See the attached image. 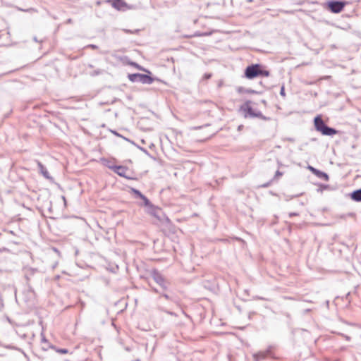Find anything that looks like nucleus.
<instances>
[{
	"mask_svg": "<svg viewBox=\"0 0 361 361\" xmlns=\"http://www.w3.org/2000/svg\"><path fill=\"white\" fill-rule=\"evenodd\" d=\"M111 169L121 177H123L129 180L133 179V178L129 177L126 174V172L128 170V169L125 166L115 165L111 166Z\"/></svg>",
	"mask_w": 361,
	"mask_h": 361,
	"instance_id": "6e6552de",
	"label": "nucleus"
},
{
	"mask_svg": "<svg viewBox=\"0 0 361 361\" xmlns=\"http://www.w3.org/2000/svg\"><path fill=\"white\" fill-rule=\"evenodd\" d=\"M72 23V19L71 18H68L67 20H66V23Z\"/></svg>",
	"mask_w": 361,
	"mask_h": 361,
	"instance_id": "a19ab883",
	"label": "nucleus"
},
{
	"mask_svg": "<svg viewBox=\"0 0 361 361\" xmlns=\"http://www.w3.org/2000/svg\"><path fill=\"white\" fill-rule=\"evenodd\" d=\"M314 126L315 130L322 135L333 137L339 133L336 128L329 126L324 121L321 115H317L314 117Z\"/></svg>",
	"mask_w": 361,
	"mask_h": 361,
	"instance_id": "f257e3e1",
	"label": "nucleus"
},
{
	"mask_svg": "<svg viewBox=\"0 0 361 361\" xmlns=\"http://www.w3.org/2000/svg\"><path fill=\"white\" fill-rule=\"evenodd\" d=\"M212 77V73H206L203 75L202 79L200 80V82H203L204 81L209 80Z\"/></svg>",
	"mask_w": 361,
	"mask_h": 361,
	"instance_id": "5701e85b",
	"label": "nucleus"
},
{
	"mask_svg": "<svg viewBox=\"0 0 361 361\" xmlns=\"http://www.w3.org/2000/svg\"><path fill=\"white\" fill-rule=\"evenodd\" d=\"M259 69H261V64L252 63L245 68L244 71V75L249 80L259 77Z\"/></svg>",
	"mask_w": 361,
	"mask_h": 361,
	"instance_id": "423d86ee",
	"label": "nucleus"
},
{
	"mask_svg": "<svg viewBox=\"0 0 361 361\" xmlns=\"http://www.w3.org/2000/svg\"><path fill=\"white\" fill-rule=\"evenodd\" d=\"M130 192L131 194L134 195L135 198L140 199L143 195V194L139 190L134 188H130Z\"/></svg>",
	"mask_w": 361,
	"mask_h": 361,
	"instance_id": "f3484780",
	"label": "nucleus"
},
{
	"mask_svg": "<svg viewBox=\"0 0 361 361\" xmlns=\"http://www.w3.org/2000/svg\"><path fill=\"white\" fill-rule=\"evenodd\" d=\"M50 348L54 349L57 353L61 354H67L68 353V350L66 348H56L54 345H51Z\"/></svg>",
	"mask_w": 361,
	"mask_h": 361,
	"instance_id": "412c9836",
	"label": "nucleus"
},
{
	"mask_svg": "<svg viewBox=\"0 0 361 361\" xmlns=\"http://www.w3.org/2000/svg\"><path fill=\"white\" fill-rule=\"evenodd\" d=\"M259 77H268L270 73L268 70L264 68V66L261 64V69H259Z\"/></svg>",
	"mask_w": 361,
	"mask_h": 361,
	"instance_id": "6ab92c4d",
	"label": "nucleus"
},
{
	"mask_svg": "<svg viewBox=\"0 0 361 361\" xmlns=\"http://www.w3.org/2000/svg\"><path fill=\"white\" fill-rule=\"evenodd\" d=\"M167 292L168 291H163L162 290V292L160 294V297H163V298H164L167 300L172 301L173 300V297L171 295H170Z\"/></svg>",
	"mask_w": 361,
	"mask_h": 361,
	"instance_id": "4be33fe9",
	"label": "nucleus"
},
{
	"mask_svg": "<svg viewBox=\"0 0 361 361\" xmlns=\"http://www.w3.org/2000/svg\"><path fill=\"white\" fill-rule=\"evenodd\" d=\"M102 162L104 166H107L110 169L111 167L114 166L111 164V161L107 159H102Z\"/></svg>",
	"mask_w": 361,
	"mask_h": 361,
	"instance_id": "b1692460",
	"label": "nucleus"
},
{
	"mask_svg": "<svg viewBox=\"0 0 361 361\" xmlns=\"http://www.w3.org/2000/svg\"><path fill=\"white\" fill-rule=\"evenodd\" d=\"M37 166L40 173L47 180H52L53 178L49 175L47 168L39 161L37 162Z\"/></svg>",
	"mask_w": 361,
	"mask_h": 361,
	"instance_id": "9b49d317",
	"label": "nucleus"
},
{
	"mask_svg": "<svg viewBox=\"0 0 361 361\" xmlns=\"http://www.w3.org/2000/svg\"><path fill=\"white\" fill-rule=\"evenodd\" d=\"M130 65L135 67L136 68H137L140 71L146 72L147 73L152 75V73L149 70L145 69V68H143L142 66H141L140 65L137 63L136 62H131Z\"/></svg>",
	"mask_w": 361,
	"mask_h": 361,
	"instance_id": "a211bd4d",
	"label": "nucleus"
},
{
	"mask_svg": "<svg viewBox=\"0 0 361 361\" xmlns=\"http://www.w3.org/2000/svg\"><path fill=\"white\" fill-rule=\"evenodd\" d=\"M271 181H272V180H270V181H269V182H267V183H266L262 184V185H261V187H262V188H267V187H269V186L270 185V184H271Z\"/></svg>",
	"mask_w": 361,
	"mask_h": 361,
	"instance_id": "72a5a7b5",
	"label": "nucleus"
},
{
	"mask_svg": "<svg viewBox=\"0 0 361 361\" xmlns=\"http://www.w3.org/2000/svg\"><path fill=\"white\" fill-rule=\"evenodd\" d=\"M288 215H289V216H290V217H293V216H298V215H299V214H298V213H297V212H290V213H289V214H288Z\"/></svg>",
	"mask_w": 361,
	"mask_h": 361,
	"instance_id": "c9c22d12",
	"label": "nucleus"
},
{
	"mask_svg": "<svg viewBox=\"0 0 361 361\" xmlns=\"http://www.w3.org/2000/svg\"><path fill=\"white\" fill-rule=\"evenodd\" d=\"M253 118H259L264 121L271 120V118L269 117L264 116L260 111H256L255 113L254 114Z\"/></svg>",
	"mask_w": 361,
	"mask_h": 361,
	"instance_id": "dca6fc26",
	"label": "nucleus"
},
{
	"mask_svg": "<svg viewBox=\"0 0 361 361\" xmlns=\"http://www.w3.org/2000/svg\"><path fill=\"white\" fill-rule=\"evenodd\" d=\"M252 102L246 101L240 106V111H243L245 118H253L255 110L251 106Z\"/></svg>",
	"mask_w": 361,
	"mask_h": 361,
	"instance_id": "0eeeda50",
	"label": "nucleus"
},
{
	"mask_svg": "<svg viewBox=\"0 0 361 361\" xmlns=\"http://www.w3.org/2000/svg\"><path fill=\"white\" fill-rule=\"evenodd\" d=\"M243 128V125H240V126H238V130H239V131H240V130H241Z\"/></svg>",
	"mask_w": 361,
	"mask_h": 361,
	"instance_id": "ea45409f",
	"label": "nucleus"
},
{
	"mask_svg": "<svg viewBox=\"0 0 361 361\" xmlns=\"http://www.w3.org/2000/svg\"><path fill=\"white\" fill-rule=\"evenodd\" d=\"M151 287H152V290L157 294L160 295L161 293L162 292V290L159 287V288H155V287H152V286H151Z\"/></svg>",
	"mask_w": 361,
	"mask_h": 361,
	"instance_id": "bb28decb",
	"label": "nucleus"
},
{
	"mask_svg": "<svg viewBox=\"0 0 361 361\" xmlns=\"http://www.w3.org/2000/svg\"><path fill=\"white\" fill-rule=\"evenodd\" d=\"M6 348H8V349H15V350L18 349L17 348H15V347L11 346V345H6Z\"/></svg>",
	"mask_w": 361,
	"mask_h": 361,
	"instance_id": "58836bf2",
	"label": "nucleus"
},
{
	"mask_svg": "<svg viewBox=\"0 0 361 361\" xmlns=\"http://www.w3.org/2000/svg\"><path fill=\"white\" fill-rule=\"evenodd\" d=\"M145 212L156 218L163 224H168L171 223L169 218L164 214L162 209L154 204L145 209Z\"/></svg>",
	"mask_w": 361,
	"mask_h": 361,
	"instance_id": "f03ea898",
	"label": "nucleus"
},
{
	"mask_svg": "<svg viewBox=\"0 0 361 361\" xmlns=\"http://www.w3.org/2000/svg\"><path fill=\"white\" fill-rule=\"evenodd\" d=\"M257 299H259V300H264V298H262V297H257Z\"/></svg>",
	"mask_w": 361,
	"mask_h": 361,
	"instance_id": "c03bdc74",
	"label": "nucleus"
},
{
	"mask_svg": "<svg viewBox=\"0 0 361 361\" xmlns=\"http://www.w3.org/2000/svg\"><path fill=\"white\" fill-rule=\"evenodd\" d=\"M140 200H142V202L140 203L139 206L144 207L145 209L148 208L150 205L152 204L151 201L145 195H142Z\"/></svg>",
	"mask_w": 361,
	"mask_h": 361,
	"instance_id": "4468645a",
	"label": "nucleus"
},
{
	"mask_svg": "<svg viewBox=\"0 0 361 361\" xmlns=\"http://www.w3.org/2000/svg\"><path fill=\"white\" fill-rule=\"evenodd\" d=\"M282 176H283V173L281 171H280L279 170H277L275 173V175H274V177L273 179H277Z\"/></svg>",
	"mask_w": 361,
	"mask_h": 361,
	"instance_id": "a878e982",
	"label": "nucleus"
},
{
	"mask_svg": "<svg viewBox=\"0 0 361 361\" xmlns=\"http://www.w3.org/2000/svg\"><path fill=\"white\" fill-rule=\"evenodd\" d=\"M166 314L172 316H176V314L173 312L169 311V310H165L164 311Z\"/></svg>",
	"mask_w": 361,
	"mask_h": 361,
	"instance_id": "f704fd0d",
	"label": "nucleus"
},
{
	"mask_svg": "<svg viewBox=\"0 0 361 361\" xmlns=\"http://www.w3.org/2000/svg\"><path fill=\"white\" fill-rule=\"evenodd\" d=\"M4 307V300L1 297V295H0V310L1 311Z\"/></svg>",
	"mask_w": 361,
	"mask_h": 361,
	"instance_id": "473e14b6",
	"label": "nucleus"
},
{
	"mask_svg": "<svg viewBox=\"0 0 361 361\" xmlns=\"http://www.w3.org/2000/svg\"><path fill=\"white\" fill-rule=\"evenodd\" d=\"M280 95L282 96V97H285L286 96L285 87H284L283 85L281 86V87Z\"/></svg>",
	"mask_w": 361,
	"mask_h": 361,
	"instance_id": "2f4dec72",
	"label": "nucleus"
},
{
	"mask_svg": "<svg viewBox=\"0 0 361 361\" xmlns=\"http://www.w3.org/2000/svg\"><path fill=\"white\" fill-rule=\"evenodd\" d=\"M111 132L114 135H115L116 136H117V137H122V138H123L124 140H126V141H128V142H129L132 143L133 145H135V143L133 141H132V140H130V139H128V138H126V137H125L122 136V135H121V134H119L117 131L114 130H111Z\"/></svg>",
	"mask_w": 361,
	"mask_h": 361,
	"instance_id": "aec40b11",
	"label": "nucleus"
},
{
	"mask_svg": "<svg viewBox=\"0 0 361 361\" xmlns=\"http://www.w3.org/2000/svg\"><path fill=\"white\" fill-rule=\"evenodd\" d=\"M137 147L139 149H140L142 152H143L146 155L149 156V157H152L151 156V154H149V152L145 148L137 146Z\"/></svg>",
	"mask_w": 361,
	"mask_h": 361,
	"instance_id": "393cba45",
	"label": "nucleus"
},
{
	"mask_svg": "<svg viewBox=\"0 0 361 361\" xmlns=\"http://www.w3.org/2000/svg\"><path fill=\"white\" fill-rule=\"evenodd\" d=\"M150 275L153 280L157 283L159 287L163 291H168L170 283L164 277V276L156 269H153Z\"/></svg>",
	"mask_w": 361,
	"mask_h": 361,
	"instance_id": "20e7f679",
	"label": "nucleus"
},
{
	"mask_svg": "<svg viewBox=\"0 0 361 361\" xmlns=\"http://www.w3.org/2000/svg\"><path fill=\"white\" fill-rule=\"evenodd\" d=\"M237 91L238 93H248V94H257V92L254 90L247 89L243 87H238Z\"/></svg>",
	"mask_w": 361,
	"mask_h": 361,
	"instance_id": "2eb2a0df",
	"label": "nucleus"
},
{
	"mask_svg": "<svg viewBox=\"0 0 361 361\" xmlns=\"http://www.w3.org/2000/svg\"><path fill=\"white\" fill-rule=\"evenodd\" d=\"M128 78L132 82H141L142 84H152L156 78H153L149 75L144 74V73H129L128 75Z\"/></svg>",
	"mask_w": 361,
	"mask_h": 361,
	"instance_id": "7ed1b4c3",
	"label": "nucleus"
},
{
	"mask_svg": "<svg viewBox=\"0 0 361 361\" xmlns=\"http://www.w3.org/2000/svg\"><path fill=\"white\" fill-rule=\"evenodd\" d=\"M33 39H34L35 42H37V37H35L33 38Z\"/></svg>",
	"mask_w": 361,
	"mask_h": 361,
	"instance_id": "a18cd8bd",
	"label": "nucleus"
},
{
	"mask_svg": "<svg viewBox=\"0 0 361 361\" xmlns=\"http://www.w3.org/2000/svg\"><path fill=\"white\" fill-rule=\"evenodd\" d=\"M347 2L344 0H329L326 2V8L333 13L341 12Z\"/></svg>",
	"mask_w": 361,
	"mask_h": 361,
	"instance_id": "39448f33",
	"label": "nucleus"
},
{
	"mask_svg": "<svg viewBox=\"0 0 361 361\" xmlns=\"http://www.w3.org/2000/svg\"><path fill=\"white\" fill-rule=\"evenodd\" d=\"M350 198L357 202H361V188L353 191L350 194Z\"/></svg>",
	"mask_w": 361,
	"mask_h": 361,
	"instance_id": "ddd939ff",
	"label": "nucleus"
},
{
	"mask_svg": "<svg viewBox=\"0 0 361 361\" xmlns=\"http://www.w3.org/2000/svg\"><path fill=\"white\" fill-rule=\"evenodd\" d=\"M252 357L254 358V361H259L260 360H262L261 357L259 356V355L257 353H254Z\"/></svg>",
	"mask_w": 361,
	"mask_h": 361,
	"instance_id": "c85d7f7f",
	"label": "nucleus"
},
{
	"mask_svg": "<svg viewBox=\"0 0 361 361\" xmlns=\"http://www.w3.org/2000/svg\"><path fill=\"white\" fill-rule=\"evenodd\" d=\"M200 128H202V126H197V127H195V128H194V129H196V130H197V129H200Z\"/></svg>",
	"mask_w": 361,
	"mask_h": 361,
	"instance_id": "37998d69",
	"label": "nucleus"
},
{
	"mask_svg": "<svg viewBox=\"0 0 361 361\" xmlns=\"http://www.w3.org/2000/svg\"><path fill=\"white\" fill-rule=\"evenodd\" d=\"M273 346L269 345L267 350L264 351H259L257 353L261 357V359H266L267 357H274L273 354Z\"/></svg>",
	"mask_w": 361,
	"mask_h": 361,
	"instance_id": "9d476101",
	"label": "nucleus"
},
{
	"mask_svg": "<svg viewBox=\"0 0 361 361\" xmlns=\"http://www.w3.org/2000/svg\"><path fill=\"white\" fill-rule=\"evenodd\" d=\"M209 33H207V32H204V33H196L195 34V36H207V35H209Z\"/></svg>",
	"mask_w": 361,
	"mask_h": 361,
	"instance_id": "e433bc0d",
	"label": "nucleus"
},
{
	"mask_svg": "<svg viewBox=\"0 0 361 361\" xmlns=\"http://www.w3.org/2000/svg\"><path fill=\"white\" fill-rule=\"evenodd\" d=\"M307 168L317 178H320L322 180H324L325 181H328L329 180V175L326 173H325L324 171H320L319 169H315L314 167H313V166H312L310 165H309Z\"/></svg>",
	"mask_w": 361,
	"mask_h": 361,
	"instance_id": "1a4fd4ad",
	"label": "nucleus"
},
{
	"mask_svg": "<svg viewBox=\"0 0 361 361\" xmlns=\"http://www.w3.org/2000/svg\"><path fill=\"white\" fill-rule=\"evenodd\" d=\"M108 1L111 2V6L118 11L123 10L126 6V3L123 0H109Z\"/></svg>",
	"mask_w": 361,
	"mask_h": 361,
	"instance_id": "f8f14e48",
	"label": "nucleus"
},
{
	"mask_svg": "<svg viewBox=\"0 0 361 361\" xmlns=\"http://www.w3.org/2000/svg\"><path fill=\"white\" fill-rule=\"evenodd\" d=\"M102 73V71L100 69L94 71L92 73H90V75L92 76H96Z\"/></svg>",
	"mask_w": 361,
	"mask_h": 361,
	"instance_id": "cd10ccee",
	"label": "nucleus"
},
{
	"mask_svg": "<svg viewBox=\"0 0 361 361\" xmlns=\"http://www.w3.org/2000/svg\"><path fill=\"white\" fill-rule=\"evenodd\" d=\"M87 48H90V49H94V50L97 49L99 48L97 45L94 44H88L87 46Z\"/></svg>",
	"mask_w": 361,
	"mask_h": 361,
	"instance_id": "c756f323",
	"label": "nucleus"
},
{
	"mask_svg": "<svg viewBox=\"0 0 361 361\" xmlns=\"http://www.w3.org/2000/svg\"><path fill=\"white\" fill-rule=\"evenodd\" d=\"M123 31L126 32V33H137L139 32V30H135L134 31H132L130 30H128V29H124Z\"/></svg>",
	"mask_w": 361,
	"mask_h": 361,
	"instance_id": "7c9ffc66",
	"label": "nucleus"
},
{
	"mask_svg": "<svg viewBox=\"0 0 361 361\" xmlns=\"http://www.w3.org/2000/svg\"><path fill=\"white\" fill-rule=\"evenodd\" d=\"M321 186H322L323 188L326 189V188H328V186H329V185H322Z\"/></svg>",
	"mask_w": 361,
	"mask_h": 361,
	"instance_id": "79ce46f5",
	"label": "nucleus"
},
{
	"mask_svg": "<svg viewBox=\"0 0 361 361\" xmlns=\"http://www.w3.org/2000/svg\"><path fill=\"white\" fill-rule=\"evenodd\" d=\"M126 350H128V351H129V350H130L129 348H126Z\"/></svg>",
	"mask_w": 361,
	"mask_h": 361,
	"instance_id": "49530a36",
	"label": "nucleus"
},
{
	"mask_svg": "<svg viewBox=\"0 0 361 361\" xmlns=\"http://www.w3.org/2000/svg\"><path fill=\"white\" fill-rule=\"evenodd\" d=\"M42 342H47V338L44 337V336L43 335V334H42Z\"/></svg>",
	"mask_w": 361,
	"mask_h": 361,
	"instance_id": "4c0bfd02",
	"label": "nucleus"
}]
</instances>
